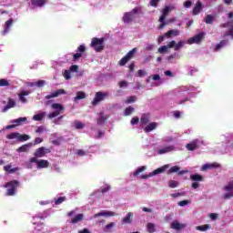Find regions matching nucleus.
<instances>
[{
    "mask_svg": "<svg viewBox=\"0 0 233 233\" xmlns=\"http://www.w3.org/2000/svg\"><path fill=\"white\" fill-rule=\"evenodd\" d=\"M105 41H106V38L105 37H93L90 46L95 50V52H103L105 50Z\"/></svg>",
    "mask_w": 233,
    "mask_h": 233,
    "instance_id": "obj_1",
    "label": "nucleus"
},
{
    "mask_svg": "<svg viewBox=\"0 0 233 233\" xmlns=\"http://www.w3.org/2000/svg\"><path fill=\"white\" fill-rule=\"evenodd\" d=\"M20 182L18 180H12L5 184L6 189L5 196H15L17 188L19 187Z\"/></svg>",
    "mask_w": 233,
    "mask_h": 233,
    "instance_id": "obj_2",
    "label": "nucleus"
},
{
    "mask_svg": "<svg viewBox=\"0 0 233 233\" xmlns=\"http://www.w3.org/2000/svg\"><path fill=\"white\" fill-rule=\"evenodd\" d=\"M172 14V9H170V7L168 5H166L164 7V9L162 10V15H160L158 22L161 23L158 25V30H163V28H165V26H167V23L165 22V19L167 18V16Z\"/></svg>",
    "mask_w": 233,
    "mask_h": 233,
    "instance_id": "obj_3",
    "label": "nucleus"
},
{
    "mask_svg": "<svg viewBox=\"0 0 233 233\" xmlns=\"http://www.w3.org/2000/svg\"><path fill=\"white\" fill-rule=\"evenodd\" d=\"M167 168H170V165H168V164L164 165L161 167H158V168L155 169L154 171H152L148 175H143L141 177V178L142 179H148V177H152L154 176H157V174H163V172H165Z\"/></svg>",
    "mask_w": 233,
    "mask_h": 233,
    "instance_id": "obj_4",
    "label": "nucleus"
},
{
    "mask_svg": "<svg viewBox=\"0 0 233 233\" xmlns=\"http://www.w3.org/2000/svg\"><path fill=\"white\" fill-rule=\"evenodd\" d=\"M106 97H108V93H106V92L104 93L101 91L96 92L95 94V97L92 101L93 106L99 105V103H101V101H105V99H106Z\"/></svg>",
    "mask_w": 233,
    "mask_h": 233,
    "instance_id": "obj_5",
    "label": "nucleus"
},
{
    "mask_svg": "<svg viewBox=\"0 0 233 233\" xmlns=\"http://www.w3.org/2000/svg\"><path fill=\"white\" fill-rule=\"evenodd\" d=\"M205 35L206 34L204 32L197 34L195 36L188 39V45H194V43L199 45V43L205 39Z\"/></svg>",
    "mask_w": 233,
    "mask_h": 233,
    "instance_id": "obj_6",
    "label": "nucleus"
},
{
    "mask_svg": "<svg viewBox=\"0 0 233 233\" xmlns=\"http://www.w3.org/2000/svg\"><path fill=\"white\" fill-rule=\"evenodd\" d=\"M224 190L228 193L223 195V199H230V198H233V180L229 181V183L224 187Z\"/></svg>",
    "mask_w": 233,
    "mask_h": 233,
    "instance_id": "obj_7",
    "label": "nucleus"
},
{
    "mask_svg": "<svg viewBox=\"0 0 233 233\" xmlns=\"http://www.w3.org/2000/svg\"><path fill=\"white\" fill-rule=\"evenodd\" d=\"M137 51V48H133L132 50H130L120 61H119V65L120 66H125V64L131 58L134 57V54H136V52Z\"/></svg>",
    "mask_w": 233,
    "mask_h": 233,
    "instance_id": "obj_8",
    "label": "nucleus"
},
{
    "mask_svg": "<svg viewBox=\"0 0 233 233\" xmlns=\"http://www.w3.org/2000/svg\"><path fill=\"white\" fill-rule=\"evenodd\" d=\"M46 154H50V149L42 147L35 150L34 156H35V157H45V156H46Z\"/></svg>",
    "mask_w": 233,
    "mask_h": 233,
    "instance_id": "obj_9",
    "label": "nucleus"
},
{
    "mask_svg": "<svg viewBox=\"0 0 233 233\" xmlns=\"http://www.w3.org/2000/svg\"><path fill=\"white\" fill-rule=\"evenodd\" d=\"M116 216V212L114 211H106V210H104V211H101L99 213H96L93 216V218L96 219L97 218H101V217H104V218H112Z\"/></svg>",
    "mask_w": 233,
    "mask_h": 233,
    "instance_id": "obj_10",
    "label": "nucleus"
},
{
    "mask_svg": "<svg viewBox=\"0 0 233 233\" xmlns=\"http://www.w3.org/2000/svg\"><path fill=\"white\" fill-rule=\"evenodd\" d=\"M186 148L189 150L190 152H194V150H198L199 148V145L198 144V140H192L189 142Z\"/></svg>",
    "mask_w": 233,
    "mask_h": 233,
    "instance_id": "obj_11",
    "label": "nucleus"
},
{
    "mask_svg": "<svg viewBox=\"0 0 233 233\" xmlns=\"http://www.w3.org/2000/svg\"><path fill=\"white\" fill-rule=\"evenodd\" d=\"M201 10H203V3H201V1H198L192 10L193 15H199Z\"/></svg>",
    "mask_w": 233,
    "mask_h": 233,
    "instance_id": "obj_12",
    "label": "nucleus"
},
{
    "mask_svg": "<svg viewBox=\"0 0 233 233\" xmlns=\"http://www.w3.org/2000/svg\"><path fill=\"white\" fill-rule=\"evenodd\" d=\"M15 106V100L14 98H8L7 105L3 107L2 112H8L10 108H14Z\"/></svg>",
    "mask_w": 233,
    "mask_h": 233,
    "instance_id": "obj_13",
    "label": "nucleus"
},
{
    "mask_svg": "<svg viewBox=\"0 0 233 233\" xmlns=\"http://www.w3.org/2000/svg\"><path fill=\"white\" fill-rule=\"evenodd\" d=\"M63 94H66L65 89H57L56 91L51 93L50 95L46 96V99H52V97H58V96H62Z\"/></svg>",
    "mask_w": 233,
    "mask_h": 233,
    "instance_id": "obj_14",
    "label": "nucleus"
},
{
    "mask_svg": "<svg viewBox=\"0 0 233 233\" xmlns=\"http://www.w3.org/2000/svg\"><path fill=\"white\" fill-rule=\"evenodd\" d=\"M122 21H124L126 24H130L134 21V14L132 12L125 13Z\"/></svg>",
    "mask_w": 233,
    "mask_h": 233,
    "instance_id": "obj_15",
    "label": "nucleus"
},
{
    "mask_svg": "<svg viewBox=\"0 0 233 233\" xmlns=\"http://www.w3.org/2000/svg\"><path fill=\"white\" fill-rule=\"evenodd\" d=\"M186 227L187 224H181L179 223V221L177 220L173 221L170 226V228H174V230H183V228H185Z\"/></svg>",
    "mask_w": 233,
    "mask_h": 233,
    "instance_id": "obj_16",
    "label": "nucleus"
},
{
    "mask_svg": "<svg viewBox=\"0 0 233 233\" xmlns=\"http://www.w3.org/2000/svg\"><path fill=\"white\" fill-rule=\"evenodd\" d=\"M134 219V213L128 212L125 218H122V223L125 225H130Z\"/></svg>",
    "mask_w": 233,
    "mask_h": 233,
    "instance_id": "obj_17",
    "label": "nucleus"
},
{
    "mask_svg": "<svg viewBox=\"0 0 233 233\" xmlns=\"http://www.w3.org/2000/svg\"><path fill=\"white\" fill-rule=\"evenodd\" d=\"M157 128V123L151 122L144 128V132H146V134H148V132H152V130H156Z\"/></svg>",
    "mask_w": 233,
    "mask_h": 233,
    "instance_id": "obj_18",
    "label": "nucleus"
},
{
    "mask_svg": "<svg viewBox=\"0 0 233 233\" xmlns=\"http://www.w3.org/2000/svg\"><path fill=\"white\" fill-rule=\"evenodd\" d=\"M221 166L218 162H214L211 164H205L202 167V170H211V168H219Z\"/></svg>",
    "mask_w": 233,
    "mask_h": 233,
    "instance_id": "obj_19",
    "label": "nucleus"
},
{
    "mask_svg": "<svg viewBox=\"0 0 233 233\" xmlns=\"http://www.w3.org/2000/svg\"><path fill=\"white\" fill-rule=\"evenodd\" d=\"M30 148H32V143H27V144H25L21 147H19L17 149H16V152H28V150H30Z\"/></svg>",
    "mask_w": 233,
    "mask_h": 233,
    "instance_id": "obj_20",
    "label": "nucleus"
},
{
    "mask_svg": "<svg viewBox=\"0 0 233 233\" xmlns=\"http://www.w3.org/2000/svg\"><path fill=\"white\" fill-rule=\"evenodd\" d=\"M85 218V215L83 213L77 214L71 219L72 225H76V223H79V221H83Z\"/></svg>",
    "mask_w": 233,
    "mask_h": 233,
    "instance_id": "obj_21",
    "label": "nucleus"
},
{
    "mask_svg": "<svg viewBox=\"0 0 233 233\" xmlns=\"http://www.w3.org/2000/svg\"><path fill=\"white\" fill-rule=\"evenodd\" d=\"M25 96H30V91H21L18 95L19 97V101H21V103H26V97H25Z\"/></svg>",
    "mask_w": 233,
    "mask_h": 233,
    "instance_id": "obj_22",
    "label": "nucleus"
},
{
    "mask_svg": "<svg viewBox=\"0 0 233 233\" xmlns=\"http://www.w3.org/2000/svg\"><path fill=\"white\" fill-rule=\"evenodd\" d=\"M140 121L142 125H148V123H150V114L148 113L142 114L140 117Z\"/></svg>",
    "mask_w": 233,
    "mask_h": 233,
    "instance_id": "obj_23",
    "label": "nucleus"
},
{
    "mask_svg": "<svg viewBox=\"0 0 233 233\" xmlns=\"http://www.w3.org/2000/svg\"><path fill=\"white\" fill-rule=\"evenodd\" d=\"M32 6H37L41 8V6H45L46 5V0H31Z\"/></svg>",
    "mask_w": 233,
    "mask_h": 233,
    "instance_id": "obj_24",
    "label": "nucleus"
},
{
    "mask_svg": "<svg viewBox=\"0 0 233 233\" xmlns=\"http://www.w3.org/2000/svg\"><path fill=\"white\" fill-rule=\"evenodd\" d=\"M49 162L48 160L41 159L38 160L36 167L37 168H48Z\"/></svg>",
    "mask_w": 233,
    "mask_h": 233,
    "instance_id": "obj_25",
    "label": "nucleus"
},
{
    "mask_svg": "<svg viewBox=\"0 0 233 233\" xmlns=\"http://www.w3.org/2000/svg\"><path fill=\"white\" fill-rule=\"evenodd\" d=\"M51 108H53V110L60 112V114L65 111V107H63V105H61L59 103L52 104Z\"/></svg>",
    "mask_w": 233,
    "mask_h": 233,
    "instance_id": "obj_26",
    "label": "nucleus"
},
{
    "mask_svg": "<svg viewBox=\"0 0 233 233\" xmlns=\"http://www.w3.org/2000/svg\"><path fill=\"white\" fill-rule=\"evenodd\" d=\"M116 227V223L110 222L109 224L106 225L103 228L104 232L110 233L114 230V228Z\"/></svg>",
    "mask_w": 233,
    "mask_h": 233,
    "instance_id": "obj_27",
    "label": "nucleus"
},
{
    "mask_svg": "<svg viewBox=\"0 0 233 233\" xmlns=\"http://www.w3.org/2000/svg\"><path fill=\"white\" fill-rule=\"evenodd\" d=\"M210 228H212V225L206 224V225H202V226H198L196 228V230H199L200 232H207V230H210Z\"/></svg>",
    "mask_w": 233,
    "mask_h": 233,
    "instance_id": "obj_28",
    "label": "nucleus"
},
{
    "mask_svg": "<svg viewBox=\"0 0 233 233\" xmlns=\"http://www.w3.org/2000/svg\"><path fill=\"white\" fill-rule=\"evenodd\" d=\"M174 148V146H167L166 147L158 149V154H167V152H172Z\"/></svg>",
    "mask_w": 233,
    "mask_h": 233,
    "instance_id": "obj_29",
    "label": "nucleus"
},
{
    "mask_svg": "<svg viewBox=\"0 0 233 233\" xmlns=\"http://www.w3.org/2000/svg\"><path fill=\"white\" fill-rule=\"evenodd\" d=\"M227 43H228V41H227V40L220 41V43H218L215 46L214 52H218V50H221V48H223V46H227Z\"/></svg>",
    "mask_w": 233,
    "mask_h": 233,
    "instance_id": "obj_30",
    "label": "nucleus"
},
{
    "mask_svg": "<svg viewBox=\"0 0 233 233\" xmlns=\"http://www.w3.org/2000/svg\"><path fill=\"white\" fill-rule=\"evenodd\" d=\"M45 116H46V112L43 111L39 114H36L33 116L34 121H41L42 119H45Z\"/></svg>",
    "mask_w": 233,
    "mask_h": 233,
    "instance_id": "obj_31",
    "label": "nucleus"
},
{
    "mask_svg": "<svg viewBox=\"0 0 233 233\" xmlns=\"http://www.w3.org/2000/svg\"><path fill=\"white\" fill-rule=\"evenodd\" d=\"M86 97V94L83 91L76 92V96L74 97V101H79L81 99H85Z\"/></svg>",
    "mask_w": 233,
    "mask_h": 233,
    "instance_id": "obj_32",
    "label": "nucleus"
},
{
    "mask_svg": "<svg viewBox=\"0 0 233 233\" xmlns=\"http://www.w3.org/2000/svg\"><path fill=\"white\" fill-rule=\"evenodd\" d=\"M26 121V117H19L17 119H15L12 121L13 124L15 125V127H19V125H23Z\"/></svg>",
    "mask_w": 233,
    "mask_h": 233,
    "instance_id": "obj_33",
    "label": "nucleus"
},
{
    "mask_svg": "<svg viewBox=\"0 0 233 233\" xmlns=\"http://www.w3.org/2000/svg\"><path fill=\"white\" fill-rule=\"evenodd\" d=\"M191 181H203V176L199 174H193L190 176Z\"/></svg>",
    "mask_w": 233,
    "mask_h": 233,
    "instance_id": "obj_34",
    "label": "nucleus"
},
{
    "mask_svg": "<svg viewBox=\"0 0 233 233\" xmlns=\"http://www.w3.org/2000/svg\"><path fill=\"white\" fill-rule=\"evenodd\" d=\"M106 121V116H105V113H100V117L97 119V125H105V122Z\"/></svg>",
    "mask_w": 233,
    "mask_h": 233,
    "instance_id": "obj_35",
    "label": "nucleus"
},
{
    "mask_svg": "<svg viewBox=\"0 0 233 233\" xmlns=\"http://www.w3.org/2000/svg\"><path fill=\"white\" fill-rule=\"evenodd\" d=\"M185 46V41L181 40L178 43H175L174 50L177 52V50H181Z\"/></svg>",
    "mask_w": 233,
    "mask_h": 233,
    "instance_id": "obj_36",
    "label": "nucleus"
},
{
    "mask_svg": "<svg viewBox=\"0 0 233 233\" xmlns=\"http://www.w3.org/2000/svg\"><path fill=\"white\" fill-rule=\"evenodd\" d=\"M172 35H179V31L177 30H169L166 33V37L170 38Z\"/></svg>",
    "mask_w": 233,
    "mask_h": 233,
    "instance_id": "obj_37",
    "label": "nucleus"
},
{
    "mask_svg": "<svg viewBox=\"0 0 233 233\" xmlns=\"http://www.w3.org/2000/svg\"><path fill=\"white\" fill-rule=\"evenodd\" d=\"M147 228L148 233L156 232V225H154V223H147Z\"/></svg>",
    "mask_w": 233,
    "mask_h": 233,
    "instance_id": "obj_38",
    "label": "nucleus"
},
{
    "mask_svg": "<svg viewBox=\"0 0 233 233\" xmlns=\"http://www.w3.org/2000/svg\"><path fill=\"white\" fill-rule=\"evenodd\" d=\"M205 23L206 25H212V23H214V16H212V15H206Z\"/></svg>",
    "mask_w": 233,
    "mask_h": 233,
    "instance_id": "obj_39",
    "label": "nucleus"
},
{
    "mask_svg": "<svg viewBox=\"0 0 233 233\" xmlns=\"http://www.w3.org/2000/svg\"><path fill=\"white\" fill-rule=\"evenodd\" d=\"M7 139H19V133L15 132V133H10L6 135Z\"/></svg>",
    "mask_w": 233,
    "mask_h": 233,
    "instance_id": "obj_40",
    "label": "nucleus"
},
{
    "mask_svg": "<svg viewBox=\"0 0 233 233\" xmlns=\"http://www.w3.org/2000/svg\"><path fill=\"white\" fill-rule=\"evenodd\" d=\"M28 139H30V136H28V135L19 134V136H18V141H20V143H23L25 141H28Z\"/></svg>",
    "mask_w": 233,
    "mask_h": 233,
    "instance_id": "obj_41",
    "label": "nucleus"
},
{
    "mask_svg": "<svg viewBox=\"0 0 233 233\" xmlns=\"http://www.w3.org/2000/svg\"><path fill=\"white\" fill-rule=\"evenodd\" d=\"M180 167L177 166H174L172 167L169 168V170L167 171V175L170 176V174H174L176 172H179Z\"/></svg>",
    "mask_w": 233,
    "mask_h": 233,
    "instance_id": "obj_42",
    "label": "nucleus"
},
{
    "mask_svg": "<svg viewBox=\"0 0 233 233\" xmlns=\"http://www.w3.org/2000/svg\"><path fill=\"white\" fill-rule=\"evenodd\" d=\"M75 128H76V130H81L82 128H85V124L81 123L78 120L75 121Z\"/></svg>",
    "mask_w": 233,
    "mask_h": 233,
    "instance_id": "obj_43",
    "label": "nucleus"
},
{
    "mask_svg": "<svg viewBox=\"0 0 233 233\" xmlns=\"http://www.w3.org/2000/svg\"><path fill=\"white\" fill-rule=\"evenodd\" d=\"M61 114V111H54L52 113H49L47 117L48 119H54V117H57Z\"/></svg>",
    "mask_w": 233,
    "mask_h": 233,
    "instance_id": "obj_44",
    "label": "nucleus"
},
{
    "mask_svg": "<svg viewBox=\"0 0 233 233\" xmlns=\"http://www.w3.org/2000/svg\"><path fill=\"white\" fill-rule=\"evenodd\" d=\"M64 201H66V197H60L58 198H55V205H61V203H64Z\"/></svg>",
    "mask_w": 233,
    "mask_h": 233,
    "instance_id": "obj_45",
    "label": "nucleus"
},
{
    "mask_svg": "<svg viewBox=\"0 0 233 233\" xmlns=\"http://www.w3.org/2000/svg\"><path fill=\"white\" fill-rule=\"evenodd\" d=\"M132 112H134V107H132V106H129L125 109V116H130Z\"/></svg>",
    "mask_w": 233,
    "mask_h": 233,
    "instance_id": "obj_46",
    "label": "nucleus"
},
{
    "mask_svg": "<svg viewBox=\"0 0 233 233\" xmlns=\"http://www.w3.org/2000/svg\"><path fill=\"white\" fill-rule=\"evenodd\" d=\"M145 166H142L140 167H138L136 172L133 174V176H139V174H141V172H145Z\"/></svg>",
    "mask_w": 233,
    "mask_h": 233,
    "instance_id": "obj_47",
    "label": "nucleus"
},
{
    "mask_svg": "<svg viewBox=\"0 0 233 233\" xmlns=\"http://www.w3.org/2000/svg\"><path fill=\"white\" fill-rule=\"evenodd\" d=\"M0 86H10V82L5 78H2L0 79Z\"/></svg>",
    "mask_w": 233,
    "mask_h": 233,
    "instance_id": "obj_48",
    "label": "nucleus"
},
{
    "mask_svg": "<svg viewBox=\"0 0 233 233\" xmlns=\"http://www.w3.org/2000/svg\"><path fill=\"white\" fill-rule=\"evenodd\" d=\"M178 183L176 180H169L168 187L170 188H176L177 187Z\"/></svg>",
    "mask_w": 233,
    "mask_h": 233,
    "instance_id": "obj_49",
    "label": "nucleus"
},
{
    "mask_svg": "<svg viewBox=\"0 0 233 233\" xmlns=\"http://www.w3.org/2000/svg\"><path fill=\"white\" fill-rule=\"evenodd\" d=\"M14 24V19L10 18L5 22V30H10V26Z\"/></svg>",
    "mask_w": 233,
    "mask_h": 233,
    "instance_id": "obj_50",
    "label": "nucleus"
},
{
    "mask_svg": "<svg viewBox=\"0 0 233 233\" xmlns=\"http://www.w3.org/2000/svg\"><path fill=\"white\" fill-rule=\"evenodd\" d=\"M43 132H46V128L43 126H40L35 129L36 134H43Z\"/></svg>",
    "mask_w": 233,
    "mask_h": 233,
    "instance_id": "obj_51",
    "label": "nucleus"
},
{
    "mask_svg": "<svg viewBox=\"0 0 233 233\" xmlns=\"http://www.w3.org/2000/svg\"><path fill=\"white\" fill-rule=\"evenodd\" d=\"M45 80H38L35 84V86H37L38 88H43L45 86Z\"/></svg>",
    "mask_w": 233,
    "mask_h": 233,
    "instance_id": "obj_52",
    "label": "nucleus"
},
{
    "mask_svg": "<svg viewBox=\"0 0 233 233\" xmlns=\"http://www.w3.org/2000/svg\"><path fill=\"white\" fill-rule=\"evenodd\" d=\"M178 207H186V205H190V200H182L177 203Z\"/></svg>",
    "mask_w": 233,
    "mask_h": 233,
    "instance_id": "obj_53",
    "label": "nucleus"
},
{
    "mask_svg": "<svg viewBox=\"0 0 233 233\" xmlns=\"http://www.w3.org/2000/svg\"><path fill=\"white\" fill-rule=\"evenodd\" d=\"M135 102H136V96H134L127 97V99L126 100L127 105H130V103H135Z\"/></svg>",
    "mask_w": 233,
    "mask_h": 233,
    "instance_id": "obj_54",
    "label": "nucleus"
},
{
    "mask_svg": "<svg viewBox=\"0 0 233 233\" xmlns=\"http://www.w3.org/2000/svg\"><path fill=\"white\" fill-rule=\"evenodd\" d=\"M118 86H120V88H127V86H128V82H127V80L120 81Z\"/></svg>",
    "mask_w": 233,
    "mask_h": 233,
    "instance_id": "obj_55",
    "label": "nucleus"
},
{
    "mask_svg": "<svg viewBox=\"0 0 233 233\" xmlns=\"http://www.w3.org/2000/svg\"><path fill=\"white\" fill-rule=\"evenodd\" d=\"M168 50L167 46H162L158 48V52L159 54H165V52H167Z\"/></svg>",
    "mask_w": 233,
    "mask_h": 233,
    "instance_id": "obj_56",
    "label": "nucleus"
},
{
    "mask_svg": "<svg viewBox=\"0 0 233 233\" xmlns=\"http://www.w3.org/2000/svg\"><path fill=\"white\" fill-rule=\"evenodd\" d=\"M146 74H147V71L139 69L137 73V77H145Z\"/></svg>",
    "mask_w": 233,
    "mask_h": 233,
    "instance_id": "obj_57",
    "label": "nucleus"
},
{
    "mask_svg": "<svg viewBox=\"0 0 233 233\" xmlns=\"http://www.w3.org/2000/svg\"><path fill=\"white\" fill-rule=\"evenodd\" d=\"M159 1H161V0H151L149 2V5H150V6H154L155 8H157V4L159 3Z\"/></svg>",
    "mask_w": 233,
    "mask_h": 233,
    "instance_id": "obj_58",
    "label": "nucleus"
},
{
    "mask_svg": "<svg viewBox=\"0 0 233 233\" xmlns=\"http://www.w3.org/2000/svg\"><path fill=\"white\" fill-rule=\"evenodd\" d=\"M70 72H77L79 70V66L77 65H73L69 67Z\"/></svg>",
    "mask_w": 233,
    "mask_h": 233,
    "instance_id": "obj_59",
    "label": "nucleus"
},
{
    "mask_svg": "<svg viewBox=\"0 0 233 233\" xmlns=\"http://www.w3.org/2000/svg\"><path fill=\"white\" fill-rule=\"evenodd\" d=\"M81 53H76L73 55V61H79V58L81 57Z\"/></svg>",
    "mask_w": 233,
    "mask_h": 233,
    "instance_id": "obj_60",
    "label": "nucleus"
},
{
    "mask_svg": "<svg viewBox=\"0 0 233 233\" xmlns=\"http://www.w3.org/2000/svg\"><path fill=\"white\" fill-rule=\"evenodd\" d=\"M139 123V117L135 116L131 119V125H137Z\"/></svg>",
    "mask_w": 233,
    "mask_h": 233,
    "instance_id": "obj_61",
    "label": "nucleus"
},
{
    "mask_svg": "<svg viewBox=\"0 0 233 233\" xmlns=\"http://www.w3.org/2000/svg\"><path fill=\"white\" fill-rule=\"evenodd\" d=\"M108 190H110V186H106L104 187H100V191L102 192V194L108 192Z\"/></svg>",
    "mask_w": 233,
    "mask_h": 233,
    "instance_id": "obj_62",
    "label": "nucleus"
},
{
    "mask_svg": "<svg viewBox=\"0 0 233 233\" xmlns=\"http://www.w3.org/2000/svg\"><path fill=\"white\" fill-rule=\"evenodd\" d=\"M64 77H65V79H66V80L70 79V78H71L70 71L66 70L65 73H64Z\"/></svg>",
    "mask_w": 233,
    "mask_h": 233,
    "instance_id": "obj_63",
    "label": "nucleus"
},
{
    "mask_svg": "<svg viewBox=\"0 0 233 233\" xmlns=\"http://www.w3.org/2000/svg\"><path fill=\"white\" fill-rule=\"evenodd\" d=\"M184 6L185 8H190V6H192V1L187 0L184 3Z\"/></svg>",
    "mask_w": 233,
    "mask_h": 233,
    "instance_id": "obj_64",
    "label": "nucleus"
}]
</instances>
